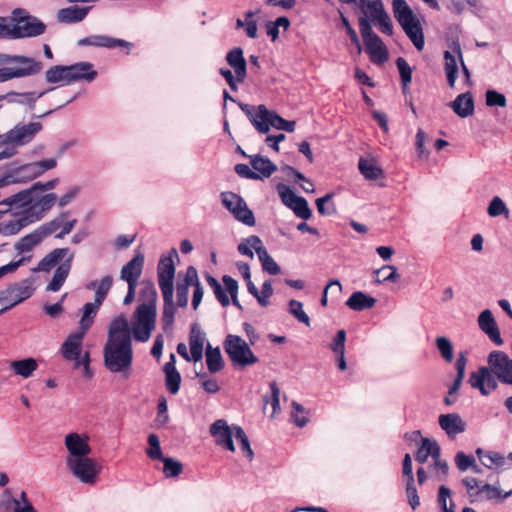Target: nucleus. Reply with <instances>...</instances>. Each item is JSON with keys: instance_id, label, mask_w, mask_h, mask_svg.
<instances>
[{"instance_id": "obj_31", "label": "nucleus", "mask_w": 512, "mask_h": 512, "mask_svg": "<svg viewBox=\"0 0 512 512\" xmlns=\"http://www.w3.org/2000/svg\"><path fill=\"white\" fill-rule=\"evenodd\" d=\"M163 371L165 373V386L169 393L175 395L179 392L181 385V375L175 367V355H170V360L165 364Z\"/></svg>"}, {"instance_id": "obj_32", "label": "nucleus", "mask_w": 512, "mask_h": 512, "mask_svg": "<svg viewBox=\"0 0 512 512\" xmlns=\"http://www.w3.org/2000/svg\"><path fill=\"white\" fill-rule=\"evenodd\" d=\"M364 44L373 63L382 64L388 60V50L379 36L368 39Z\"/></svg>"}, {"instance_id": "obj_5", "label": "nucleus", "mask_w": 512, "mask_h": 512, "mask_svg": "<svg viewBox=\"0 0 512 512\" xmlns=\"http://www.w3.org/2000/svg\"><path fill=\"white\" fill-rule=\"evenodd\" d=\"M440 451V446L435 439L421 438L415 459L423 464L431 457L432 463L428 467L430 475L437 481H444L449 468L447 462L441 459Z\"/></svg>"}, {"instance_id": "obj_33", "label": "nucleus", "mask_w": 512, "mask_h": 512, "mask_svg": "<svg viewBox=\"0 0 512 512\" xmlns=\"http://www.w3.org/2000/svg\"><path fill=\"white\" fill-rule=\"evenodd\" d=\"M449 106L456 115L466 118L474 113V99L470 92L459 94Z\"/></svg>"}, {"instance_id": "obj_57", "label": "nucleus", "mask_w": 512, "mask_h": 512, "mask_svg": "<svg viewBox=\"0 0 512 512\" xmlns=\"http://www.w3.org/2000/svg\"><path fill=\"white\" fill-rule=\"evenodd\" d=\"M258 258L264 272H267L270 275H277L280 272V266L269 255L265 247L259 252Z\"/></svg>"}, {"instance_id": "obj_36", "label": "nucleus", "mask_w": 512, "mask_h": 512, "mask_svg": "<svg viewBox=\"0 0 512 512\" xmlns=\"http://www.w3.org/2000/svg\"><path fill=\"white\" fill-rule=\"evenodd\" d=\"M51 90H53V88L42 91L38 94L35 92H9L5 95H0V101L7 100L10 103L27 104L30 109H34L37 99L41 98L46 92Z\"/></svg>"}, {"instance_id": "obj_4", "label": "nucleus", "mask_w": 512, "mask_h": 512, "mask_svg": "<svg viewBox=\"0 0 512 512\" xmlns=\"http://www.w3.org/2000/svg\"><path fill=\"white\" fill-rule=\"evenodd\" d=\"M393 14L408 38L418 51L424 48L425 40L420 21L406 0H392Z\"/></svg>"}, {"instance_id": "obj_46", "label": "nucleus", "mask_w": 512, "mask_h": 512, "mask_svg": "<svg viewBox=\"0 0 512 512\" xmlns=\"http://www.w3.org/2000/svg\"><path fill=\"white\" fill-rule=\"evenodd\" d=\"M45 80L49 84L62 82L65 85H70L67 65H54L49 67L45 72Z\"/></svg>"}, {"instance_id": "obj_27", "label": "nucleus", "mask_w": 512, "mask_h": 512, "mask_svg": "<svg viewBox=\"0 0 512 512\" xmlns=\"http://www.w3.org/2000/svg\"><path fill=\"white\" fill-rule=\"evenodd\" d=\"M477 321L479 328L489 337L493 343L498 346L503 344L499 328L492 312L489 309L483 310L479 314Z\"/></svg>"}, {"instance_id": "obj_44", "label": "nucleus", "mask_w": 512, "mask_h": 512, "mask_svg": "<svg viewBox=\"0 0 512 512\" xmlns=\"http://www.w3.org/2000/svg\"><path fill=\"white\" fill-rule=\"evenodd\" d=\"M38 364L34 358H26L22 360H15L10 363V368L16 375L23 378H29L37 369Z\"/></svg>"}, {"instance_id": "obj_42", "label": "nucleus", "mask_w": 512, "mask_h": 512, "mask_svg": "<svg viewBox=\"0 0 512 512\" xmlns=\"http://www.w3.org/2000/svg\"><path fill=\"white\" fill-rule=\"evenodd\" d=\"M263 248L264 245L262 243V240L256 235H251L243 239L237 247L238 252L241 255L250 257L251 259H253L254 257L253 249L255 250L258 256L259 252L263 250Z\"/></svg>"}, {"instance_id": "obj_61", "label": "nucleus", "mask_w": 512, "mask_h": 512, "mask_svg": "<svg viewBox=\"0 0 512 512\" xmlns=\"http://www.w3.org/2000/svg\"><path fill=\"white\" fill-rule=\"evenodd\" d=\"M333 194L329 193L316 200V206L319 214L329 216L336 212L335 205L332 201Z\"/></svg>"}, {"instance_id": "obj_10", "label": "nucleus", "mask_w": 512, "mask_h": 512, "mask_svg": "<svg viewBox=\"0 0 512 512\" xmlns=\"http://www.w3.org/2000/svg\"><path fill=\"white\" fill-rule=\"evenodd\" d=\"M86 332L79 330L70 334L61 346V353L65 360L74 361V367L83 366L85 372L89 373L90 354L88 351L82 356V343Z\"/></svg>"}, {"instance_id": "obj_2", "label": "nucleus", "mask_w": 512, "mask_h": 512, "mask_svg": "<svg viewBox=\"0 0 512 512\" xmlns=\"http://www.w3.org/2000/svg\"><path fill=\"white\" fill-rule=\"evenodd\" d=\"M2 65L12 66L0 68V83L15 78L34 76L43 69V63L33 57L5 53H0V66Z\"/></svg>"}, {"instance_id": "obj_26", "label": "nucleus", "mask_w": 512, "mask_h": 512, "mask_svg": "<svg viewBox=\"0 0 512 512\" xmlns=\"http://www.w3.org/2000/svg\"><path fill=\"white\" fill-rule=\"evenodd\" d=\"M56 201L57 195L55 193H48L34 203L32 202L24 211L34 223L40 221L51 210Z\"/></svg>"}, {"instance_id": "obj_13", "label": "nucleus", "mask_w": 512, "mask_h": 512, "mask_svg": "<svg viewBox=\"0 0 512 512\" xmlns=\"http://www.w3.org/2000/svg\"><path fill=\"white\" fill-rule=\"evenodd\" d=\"M222 205L234 216V218L252 227L255 225V217L251 209H249L245 200L234 192H222L221 195Z\"/></svg>"}, {"instance_id": "obj_50", "label": "nucleus", "mask_w": 512, "mask_h": 512, "mask_svg": "<svg viewBox=\"0 0 512 512\" xmlns=\"http://www.w3.org/2000/svg\"><path fill=\"white\" fill-rule=\"evenodd\" d=\"M476 454L481 463L487 468L499 467L504 464V457L498 452L484 451L478 448Z\"/></svg>"}, {"instance_id": "obj_8", "label": "nucleus", "mask_w": 512, "mask_h": 512, "mask_svg": "<svg viewBox=\"0 0 512 512\" xmlns=\"http://www.w3.org/2000/svg\"><path fill=\"white\" fill-rule=\"evenodd\" d=\"M223 348L234 366L245 368L259 361L249 344L238 335L228 334L223 342Z\"/></svg>"}, {"instance_id": "obj_15", "label": "nucleus", "mask_w": 512, "mask_h": 512, "mask_svg": "<svg viewBox=\"0 0 512 512\" xmlns=\"http://www.w3.org/2000/svg\"><path fill=\"white\" fill-rule=\"evenodd\" d=\"M277 191L281 198L282 203L290 208L297 217L308 220L312 211L308 206L306 199L303 197L297 196L292 189L285 184H278Z\"/></svg>"}, {"instance_id": "obj_39", "label": "nucleus", "mask_w": 512, "mask_h": 512, "mask_svg": "<svg viewBox=\"0 0 512 512\" xmlns=\"http://www.w3.org/2000/svg\"><path fill=\"white\" fill-rule=\"evenodd\" d=\"M69 253L68 248H56L48 253L38 263L35 271L49 272L55 265L61 262Z\"/></svg>"}, {"instance_id": "obj_52", "label": "nucleus", "mask_w": 512, "mask_h": 512, "mask_svg": "<svg viewBox=\"0 0 512 512\" xmlns=\"http://www.w3.org/2000/svg\"><path fill=\"white\" fill-rule=\"evenodd\" d=\"M139 305L157 306V292L153 284L149 281H142L139 292Z\"/></svg>"}, {"instance_id": "obj_18", "label": "nucleus", "mask_w": 512, "mask_h": 512, "mask_svg": "<svg viewBox=\"0 0 512 512\" xmlns=\"http://www.w3.org/2000/svg\"><path fill=\"white\" fill-rule=\"evenodd\" d=\"M41 129L42 124L40 122H30L28 124L17 125L3 136L1 143L18 146L25 145L31 142Z\"/></svg>"}, {"instance_id": "obj_29", "label": "nucleus", "mask_w": 512, "mask_h": 512, "mask_svg": "<svg viewBox=\"0 0 512 512\" xmlns=\"http://www.w3.org/2000/svg\"><path fill=\"white\" fill-rule=\"evenodd\" d=\"M91 7H80L77 5L69 6L59 9L56 14V19L59 23L73 24L83 21L88 15Z\"/></svg>"}, {"instance_id": "obj_38", "label": "nucleus", "mask_w": 512, "mask_h": 512, "mask_svg": "<svg viewBox=\"0 0 512 512\" xmlns=\"http://www.w3.org/2000/svg\"><path fill=\"white\" fill-rule=\"evenodd\" d=\"M226 61L233 68L238 79L245 80L247 63L243 56V50L239 47L230 50L226 55Z\"/></svg>"}, {"instance_id": "obj_34", "label": "nucleus", "mask_w": 512, "mask_h": 512, "mask_svg": "<svg viewBox=\"0 0 512 512\" xmlns=\"http://www.w3.org/2000/svg\"><path fill=\"white\" fill-rule=\"evenodd\" d=\"M144 257L141 254L136 255L121 269L120 278L127 283L137 284L143 269Z\"/></svg>"}, {"instance_id": "obj_48", "label": "nucleus", "mask_w": 512, "mask_h": 512, "mask_svg": "<svg viewBox=\"0 0 512 512\" xmlns=\"http://www.w3.org/2000/svg\"><path fill=\"white\" fill-rule=\"evenodd\" d=\"M112 283H113L112 276L106 275L101 279L99 284H97L96 281H92L89 285H87V289H92V288L96 287L94 300L98 304H103L109 290L111 289Z\"/></svg>"}, {"instance_id": "obj_6", "label": "nucleus", "mask_w": 512, "mask_h": 512, "mask_svg": "<svg viewBox=\"0 0 512 512\" xmlns=\"http://www.w3.org/2000/svg\"><path fill=\"white\" fill-rule=\"evenodd\" d=\"M240 109L246 114L254 128L261 134L270 131V127L282 130L284 118L275 111L267 109L265 105L251 106L239 103Z\"/></svg>"}, {"instance_id": "obj_9", "label": "nucleus", "mask_w": 512, "mask_h": 512, "mask_svg": "<svg viewBox=\"0 0 512 512\" xmlns=\"http://www.w3.org/2000/svg\"><path fill=\"white\" fill-rule=\"evenodd\" d=\"M14 39L32 38L45 33L46 24L25 10L16 8L12 12Z\"/></svg>"}, {"instance_id": "obj_56", "label": "nucleus", "mask_w": 512, "mask_h": 512, "mask_svg": "<svg viewBox=\"0 0 512 512\" xmlns=\"http://www.w3.org/2000/svg\"><path fill=\"white\" fill-rule=\"evenodd\" d=\"M162 464V473L166 478H176L183 472L182 463L173 458L162 456Z\"/></svg>"}, {"instance_id": "obj_23", "label": "nucleus", "mask_w": 512, "mask_h": 512, "mask_svg": "<svg viewBox=\"0 0 512 512\" xmlns=\"http://www.w3.org/2000/svg\"><path fill=\"white\" fill-rule=\"evenodd\" d=\"M65 446L69 452V456L67 458L86 457L91 453L89 437L86 434H67L65 436Z\"/></svg>"}, {"instance_id": "obj_41", "label": "nucleus", "mask_w": 512, "mask_h": 512, "mask_svg": "<svg viewBox=\"0 0 512 512\" xmlns=\"http://www.w3.org/2000/svg\"><path fill=\"white\" fill-rule=\"evenodd\" d=\"M206 365L210 373H217L224 368V360L219 347H212L210 344L206 347Z\"/></svg>"}, {"instance_id": "obj_12", "label": "nucleus", "mask_w": 512, "mask_h": 512, "mask_svg": "<svg viewBox=\"0 0 512 512\" xmlns=\"http://www.w3.org/2000/svg\"><path fill=\"white\" fill-rule=\"evenodd\" d=\"M360 4L364 17L369 16L368 19L378 26L381 33L393 34V23L382 0H360Z\"/></svg>"}, {"instance_id": "obj_20", "label": "nucleus", "mask_w": 512, "mask_h": 512, "mask_svg": "<svg viewBox=\"0 0 512 512\" xmlns=\"http://www.w3.org/2000/svg\"><path fill=\"white\" fill-rule=\"evenodd\" d=\"M198 272L195 267L189 266L185 272L179 271L177 274L176 297L177 306L186 307L188 304V291L190 286H195L198 282Z\"/></svg>"}, {"instance_id": "obj_21", "label": "nucleus", "mask_w": 512, "mask_h": 512, "mask_svg": "<svg viewBox=\"0 0 512 512\" xmlns=\"http://www.w3.org/2000/svg\"><path fill=\"white\" fill-rule=\"evenodd\" d=\"M469 383L473 388L479 389L484 396L489 395L497 388L496 376L493 374L492 368L480 367L477 371L472 372Z\"/></svg>"}, {"instance_id": "obj_54", "label": "nucleus", "mask_w": 512, "mask_h": 512, "mask_svg": "<svg viewBox=\"0 0 512 512\" xmlns=\"http://www.w3.org/2000/svg\"><path fill=\"white\" fill-rule=\"evenodd\" d=\"M512 494V489L502 495L501 490L498 487L492 486L490 484L482 483L481 489L479 491V500H503L509 497Z\"/></svg>"}, {"instance_id": "obj_55", "label": "nucleus", "mask_w": 512, "mask_h": 512, "mask_svg": "<svg viewBox=\"0 0 512 512\" xmlns=\"http://www.w3.org/2000/svg\"><path fill=\"white\" fill-rule=\"evenodd\" d=\"M435 346L440 353L442 359L451 363L454 359V348L451 340L446 336H438L435 339Z\"/></svg>"}, {"instance_id": "obj_53", "label": "nucleus", "mask_w": 512, "mask_h": 512, "mask_svg": "<svg viewBox=\"0 0 512 512\" xmlns=\"http://www.w3.org/2000/svg\"><path fill=\"white\" fill-rule=\"evenodd\" d=\"M358 168L368 180H376L382 175V169L370 159L360 158Z\"/></svg>"}, {"instance_id": "obj_14", "label": "nucleus", "mask_w": 512, "mask_h": 512, "mask_svg": "<svg viewBox=\"0 0 512 512\" xmlns=\"http://www.w3.org/2000/svg\"><path fill=\"white\" fill-rule=\"evenodd\" d=\"M70 213L68 211L61 212L58 216L49 222H46L38 227L44 239L52 234H55V238L63 239L68 235L75 225L77 219H69Z\"/></svg>"}, {"instance_id": "obj_58", "label": "nucleus", "mask_w": 512, "mask_h": 512, "mask_svg": "<svg viewBox=\"0 0 512 512\" xmlns=\"http://www.w3.org/2000/svg\"><path fill=\"white\" fill-rule=\"evenodd\" d=\"M235 439L240 444V450L244 456L251 462L254 458V452L251 448L250 441L242 427H236Z\"/></svg>"}, {"instance_id": "obj_17", "label": "nucleus", "mask_w": 512, "mask_h": 512, "mask_svg": "<svg viewBox=\"0 0 512 512\" xmlns=\"http://www.w3.org/2000/svg\"><path fill=\"white\" fill-rule=\"evenodd\" d=\"M236 427L230 426L225 419H218L210 425L209 432L217 446L224 450L235 452L233 438H235Z\"/></svg>"}, {"instance_id": "obj_25", "label": "nucleus", "mask_w": 512, "mask_h": 512, "mask_svg": "<svg viewBox=\"0 0 512 512\" xmlns=\"http://www.w3.org/2000/svg\"><path fill=\"white\" fill-rule=\"evenodd\" d=\"M438 423L450 439H454L457 435L465 432L467 428L466 422L457 413L439 415Z\"/></svg>"}, {"instance_id": "obj_43", "label": "nucleus", "mask_w": 512, "mask_h": 512, "mask_svg": "<svg viewBox=\"0 0 512 512\" xmlns=\"http://www.w3.org/2000/svg\"><path fill=\"white\" fill-rule=\"evenodd\" d=\"M102 304H98L95 300L94 302L85 303L82 310L83 315L79 322V330L84 332H88V330L92 327L94 323V318Z\"/></svg>"}, {"instance_id": "obj_51", "label": "nucleus", "mask_w": 512, "mask_h": 512, "mask_svg": "<svg viewBox=\"0 0 512 512\" xmlns=\"http://www.w3.org/2000/svg\"><path fill=\"white\" fill-rule=\"evenodd\" d=\"M33 191L34 189H32V187L27 190H22L5 199L3 203H5L8 206L29 207L33 202Z\"/></svg>"}, {"instance_id": "obj_19", "label": "nucleus", "mask_w": 512, "mask_h": 512, "mask_svg": "<svg viewBox=\"0 0 512 512\" xmlns=\"http://www.w3.org/2000/svg\"><path fill=\"white\" fill-rule=\"evenodd\" d=\"M463 56L458 40H453L449 46V50L444 51V70L449 87L455 86L459 64L462 65Z\"/></svg>"}, {"instance_id": "obj_16", "label": "nucleus", "mask_w": 512, "mask_h": 512, "mask_svg": "<svg viewBox=\"0 0 512 512\" xmlns=\"http://www.w3.org/2000/svg\"><path fill=\"white\" fill-rule=\"evenodd\" d=\"M487 362L502 384L512 386V359L506 353L494 350L488 355Z\"/></svg>"}, {"instance_id": "obj_22", "label": "nucleus", "mask_w": 512, "mask_h": 512, "mask_svg": "<svg viewBox=\"0 0 512 512\" xmlns=\"http://www.w3.org/2000/svg\"><path fill=\"white\" fill-rule=\"evenodd\" d=\"M32 292L26 285L15 284L0 293V314L28 299Z\"/></svg>"}, {"instance_id": "obj_63", "label": "nucleus", "mask_w": 512, "mask_h": 512, "mask_svg": "<svg viewBox=\"0 0 512 512\" xmlns=\"http://www.w3.org/2000/svg\"><path fill=\"white\" fill-rule=\"evenodd\" d=\"M289 312L292 314L299 322L309 326L310 319L308 315L303 310V304L297 300L289 301Z\"/></svg>"}, {"instance_id": "obj_47", "label": "nucleus", "mask_w": 512, "mask_h": 512, "mask_svg": "<svg viewBox=\"0 0 512 512\" xmlns=\"http://www.w3.org/2000/svg\"><path fill=\"white\" fill-rule=\"evenodd\" d=\"M13 175H15L16 182H26L39 176L35 162L24 164L14 167L11 165Z\"/></svg>"}, {"instance_id": "obj_3", "label": "nucleus", "mask_w": 512, "mask_h": 512, "mask_svg": "<svg viewBox=\"0 0 512 512\" xmlns=\"http://www.w3.org/2000/svg\"><path fill=\"white\" fill-rule=\"evenodd\" d=\"M180 262L178 252L172 248L168 255L162 257V297L164 300L163 316L167 324L174 319L176 306L174 304V278L176 265Z\"/></svg>"}, {"instance_id": "obj_11", "label": "nucleus", "mask_w": 512, "mask_h": 512, "mask_svg": "<svg viewBox=\"0 0 512 512\" xmlns=\"http://www.w3.org/2000/svg\"><path fill=\"white\" fill-rule=\"evenodd\" d=\"M66 465L71 473L82 483L94 485L101 472V465L89 457L66 458Z\"/></svg>"}, {"instance_id": "obj_59", "label": "nucleus", "mask_w": 512, "mask_h": 512, "mask_svg": "<svg viewBox=\"0 0 512 512\" xmlns=\"http://www.w3.org/2000/svg\"><path fill=\"white\" fill-rule=\"evenodd\" d=\"M396 66L400 73L403 92L406 93L408 85L412 81V69L409 66L408 62L402 57H399L396 60Z\"/></svg>"}, {"instance_id": "obj_45", "label": "nucleus", "mask_w": 512, "mask_h": 512, "mask_svg": "<svg viewBox=\"0 0 512 512\" xmlns=\"http://www.w3.org/2000/svg\"><path fill=\"white\" fill-rule=\"evenodd\" d=\"M43 240H44V237L37 227L30 234L22 237L19 240V242H17L15 248L20 253L30 252L35 246L40 244Z\"/></svg>"}, {"instance_id": "obj_49", "label": "nucleus", "mask_w": 512, "mask_h": 512, "mask_svg": "<svg viewBox=\"0 0 512 512\" xmlns=\"http://www.w3.org/2000/svg\"><path fill=\"white\" fill-rule=\"evenodd\" d=\"M33 223V221L29 218V216L23 210L21 214H19L15 219L9 221L3 226V234L4 235H15L22 228L28 226Z\"/></svg>"}, {"instance_id": "obj_62", "label": "nucleus", "mask_w": 512, "mask_h": 512, "mask_svg": "<svg viewBox=\"0 0 512 512\" xmlns=\"http://www.w3.org/2000/svg\"><path fill=\"white\" fill-rule=\"evenodd\" d=\"M438 504L443 512H454V503L451 499V490L444 485L439 487Z\"/></svg>"}, {"instance_id": "obj_7", "label": "nucleus", "mask_w": 512, "mask_h": 512, "mask_svg": "<svg viewBox=\"0 0 512 512\" xmlns=\"http://www.w3.org/2000/svg\"><path fill=\"white\" fill-rule=\"evenodd\" d=\"M157 306L139 305L136 307L131 319L130 331L134 339L146 342L150 339L156 326Z\"/></svg>"}, {"instance_id": "obj_40", "label": "nucleus", "mask_w": 512, "mask_h": 512, "mask_svg": "<svg viewBox=\"0 0 512 512\" xmlns=\"http://www.w3.org/2000/svg\"><path fill=\"white\" fill-rule=\"evenodd\" d=\"M376 299L364 292L356 291L347 299L346 305L354 311H362L372 308Z\"/></svg>"}, {"instance_id": "obj_24", "label": "nucleus", "mask_w": 512, "mask_h": 512, "mask_svg": "<svg viewBox=\"0 0 512 512\" xmlns=\"http://www.w3.org/2000/svg\"><path fill=\"white\" fill-rule=\"evenodd\" d=\"M69 84L75 82H92L98 75L94 69V65L90 62H77L72 65H67Z\"/></svg>"}, {"instance_id": "obj_1", "label": "nucleus", "mask_w": 512, "mask_h": 512, "mask_svg": "<svg viewBox=\"0 0 512 512\" xmlns=\"http://www.w3.org/2000/svg\"><path fill=\"white\" fill-rule=\"evenodd\" d=\"M104 363L113 373L130 369L133 359L130 325L124 315L112 319L103 349Z\"/></svg>"}, {"instance_id": "obj_28", "label": "nucleus", "mask_w": 512, "mask_h": 512, "mask_svg": "<svg viewBox=\"0 0 512 512\" xmlns=\"http://www.w3.org/2000/svg\"><path fill=\"white\" fill-rule=\"evenodd\" d=\"M78 45L105 48L125 47L129 50L133 44L122 39H116L105 35H92L80 39L78 41Z\"/></svg>"}, {"instance_id": "obj_60", "label": "nucleus", "mask_w": 512, "mask_h": 512, "mask_svg": "<svg viewBox=\"0 0 512 512\" xmlns=\"http://www.w3.org/2000/svg\"><path fill=\"white\" fill-rule=\"evenodd\" d=\"M487 213L490 217L503 215L507 218L509 216V209L499 196H495L491 199L488 205Z\"/></svg>"}, {"instance_id": "obj_37", "label": "nucleus", "mask_w": 512, "mask_h": 512, "mask_svg": "<svg viewBox=\"0 0 512 512\" xmlns=\"http://www.w3.org/2000/svg\"><path fill=\"white\" fill-rule=\"evenodd\" d=\"M249 159L254 172L260 175L259 180L270 177L277 170V166L267 157L255 154L249 156Z\"/></svg>"}, {"instance_id": "obj_30", "label": "nucleus", "mask_w": 512, "mask_h": 512, "mask_svg": "<svg viewBox=\"0 0 512 512\" xmlns=\"http://www.w3.org/2000/svg\"><path fill=\"white\" fill-rule=\"evenodd\" d=\"M205 342V333L201 330L198 324H193L189 335V347L192 352L193 362L196 363L202 360Z\"/></svg>"}, {"instance_id": "obj_64", "label": "nucleus", "mask_w": 512, "mask_h": 512, "mask_svg": "<svg viewBox=\"0 0 512 512\" xmlns=\"http://www.w3.org/2000/svg\"><path fill=\"white\" fill-rule=\"evenodd\" d=\"M462 482L467 489L469 497L472 498L473 501H478L479 491L483 482L473 477H466Z\"/></svg>"}, {"instance_id": "obj_35", "label": "nucleus", "mask_w": 512, "mask_h": 512, "mask_svg": "<svg viewBox=\"0 0 512 512\" xmlns=\"http://www.w3.org/2000/svg\"><path fill=\"white\" fill-rule=\"evenodd\" d=\"M72 260L73 255H70L66 260H64L61 264L58 265V267L54 271L52 280L46 287L47 291L57 292L61 289L70 273Z\"/></svg>"}]
</instances>
